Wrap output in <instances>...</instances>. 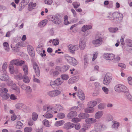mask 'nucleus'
Masks as SVG:
<instances>
[{
  "label": "nucleus",
  "instance_id": "nucleus-60",
  "mask_svg": "<svg viewBox=\"0 0 132 132\" xmlns=\"http://www.w3.org/2000/svg\"><path fill=\"white\" fill-rule=\"evenodd\" d=\"M75 127L76 129L77 130H79L80 128V125L79 123H77L75 125Z\"/></svg>",
  "mask_w": 132,
  "mask_h": 132
},
{
  "label": "nucleus",
  "instance_id": "nucleus-23",
  "mask_svg": "<svg viewBox=\"0 0 132 132\" xmlns=\"http://www.w3.org/2000/svg\"><path fill=\"white\" fill-rule=\"evenodd\" d=\"M92 27V26L90 25H84L82 27V31L85 32L87 30L91 29Z\"/></svg>",
  "mask_w": 132,
  "mask_h": 132
},
{
  "label": "nucleus",
  "instance_id": "nucleus-39",
  "mask_svg": "<svg viewBox=\"0 0 132 132\" xmlns=\"http://www.w3.org/2000/svg\"><path fill=\"white\" fill-rule=\"evenodd\" d=\"M3 46L5 47V50L6 51L8 52L9 51V46L8 43L6 42H4L3 44Z\"/></svg>",
  "mask_w": 132,
  "mask_h": 132
},
{
  "label": "nucleus",
  "instance_id": "nucleus-59",
  "mask_svg": "<svg viewBox=\"0 0 132 132\" xmlns=\"http://www.w3.org/2000/svg\"><path fill=\"white\" fill-rule=\"evenodd\" d=\"M23 43L22 42H20L16 44V46L18 47H22L23 46Z\"/></svg>",
  "mask_w": 132,
  "mask_h": 132
},
{
  "label": "nucleus",
  "instance_id": "nucleus-16",
  "mask_svg": "<svg viewBox=\"0 0 132 132\" xmlns=\"http://www.w3.org/2000/svg\"><path fill=\"white\" fill-rule=\"evenodd\" d=\"M59 15L58 14H56L54 15V23L57 24H60L61 22V20L59 18Z\"/></svg>",
  "mask_w": 132,
  "mask_h": 132
},
{
  "label": "nucleus",
  "instance_id": "nucleus-33",
  "mask_svg": "<svg viewBox=\"0 0 132 132\" xmlns=\"http://www.w3.org/2000/svg\"><path fill=\"white\" fill-rule=\"evenodd\" d=\"M23 124L21 121H18L16 123V128L17 129H20L22 127Z\"/></svg>",
  "mask_w": 132,
  "mask_h": 132
},
{
  "label": "nucleus",
  "instance_id": "nucleus-29",
  "mask_svg": "<svg viewBox=\"0 0 132 132\" xmlns=\"http://www.w3.org/2000/svg\"><path fill=\"white\" fill-rule=\"evenodd\" d=\"M113 124L112 125V128L115 129H117L119 126V124L118 122L115 121H112Z\"/></svg>",
  "mask_w": 132,
  "mask_h": 132
},
{
  "label": "nucleus",
  "instance_id": "nucleus-19",
  "mask_svg": "<svg viewBox=\"0 0 132 132\" xmlns=\"http://www.w3.org/2000/svg\"><path fill=\"white\" fill-rule=\"evenodd\" d=\"M36 3L30 2L28 5V10L29 11H31L33 9H34V7L36 6Z\"/></svg>",
  "mask_w": 132,
  "mask_h": 132
},
{
  "label": "nucleus",
  "instance_id": "nucleus-64",
  "mask_svg": "<svg viewBox=\"0 0 132 132\" xmlns=\"http://www.w3.org/2000/svg\"><path fill=\"white\" fill-rule=\"evenodd\" d=\"M80 121V119L77 118H75L72 119V121L74 122H77Z\"/></svg>",
  "mask_w": 132,
  "mask_h": 132
},
{
  "label": "nucleus",
  "instance_id": "nucleus-54",
  "mask_svg": "<svg viewBox=\"0 0 132 132\" xmlns=\"http://www.w3.org/2000/svg\"><path fill=\"white\" fill-rule=\"evenodd\" d=\"M57 116L59 118L62 119L65 117V115L63 113H60L58 114Z\"/></svg>",
  "mask_w": 132,
  "mask_h": 132
},
{
  "label": "nucleus",
  "instance_id": "nucleus-63",
  "mask_svg": "<svg viewBox=\"0 0 132 132\" xmlns=\"http://www.w3.org/2000/svg\"><path fill=\"white\" fill-rule=\"evenodd\" d=\"M52 2V0H44V2L45 4L48 5L51 4Z\"/></svg>",
  "mask_w": 132,
  "mask_h": 132
},
{
  "label": "nucleus",
  "instance_id": "nucleus-22",
  "mask_svg": "<svg viewBox=\"0 0 132 132\" xmlns=\"http://www.w3.org/2000/svg\"><path fill=\"white\" fill-rule=\"evenodd\" d=\"M94 111V108H93L88 106L84 110V112L85 113H92Z\"/></svg>",
  "mask_w": 132,
  "mask_h": 132
},
{
  "label": "nucleus",
  "instance_id": "nucleus-42",
  "mask_svg": "<svg viewBox=\"0 0 132 132\" xmlns=\"http://www.w3.org/2000/svg\"><path fill=\"white\" fill-rule=\"evenodd\" d=\"M72 5L75 8L77 9L80 6V4L79 3H78L77 2H75L73 3Z\"/></svg>",
  "mask_w": 132,
  "mask_h": 132
},
{
  "label": "nucleus",
  "instance_id": "nucleus-55",
  "mask_svg": "<svg viewBox=\"0 0 132 132\" xmlns=\"http://www.w3.org/2000/svg\"><path fill=\"white\" fill-rule=\"evenodd\" d=\"M69 68V66L68 65H66L63 66V71L65 72L68 70Z\"/></svg>",
  "mask_w": 132,
  "mask_h": 132
},
{
  "label": "nucleus",
  "instance_id": "nucleus-31",
  "mask_svg": "<svg viewBox=\"0 0 132 132\" xmlns=\"http://www.w3.org/2000/svg\"><path fill=\"white\" fill-rule=\"evenodd\" d=\"M22 69L24 73V75H28V72L27 66L25 64H24L22 67Z\"/></svg>",
  "mask_w": 132,
  "mask_h": 132
},
{
  "label": "nucleus",
  "instance_id": "nucleus-57",
  "mask_svg": "<svg viewBox=\"0 0 132 132\" xmlns=\"http://www.w3.org/2000/svg\"><path fill=\"white\" fill-rule=\"evenodd\" d=\"M28 52V53L29 55L32 57H33L35 56V53L34 51V49L32 50L31 51H29Z\"/></svg>",
  "mask_w": 132,
  "mask_h": 132
},
{
  "label": "nucleus",
  "instance_id": "nucleus-41",
  "mask_svg": "<svg viewBox=\"0 0 132 132\" xmlns=\"http://www.w3.org/2000/svg\"><path fill=\"white\" fill-rule=\"evenodd\" d=\"M43 123L46 126L48 127L50 126V124H49L48 121L46 119L44 120L43 121Z\"/></svg>",
  "mask_w": 132,
  "mask_h": 132
},
{
  "label": "nucleus",
  "instance_id": "nucleus-11",
  "mask_svg": "<svg viewBox=\"0 0 132 132\" xmlns=\"http://www.w3.org/2000/svg\"><path fill=\"white\" fill-rule=\"evenodd\" d=\"M77 95L79 97V99L83 101L85 99V97L83 93V92L81 89H79L78 90Z\"/></svg>",
  "mask_w": 132,
  "mask_h": 132
},
{
  "label": "nucleus",
  "instance_id": "nucleus-46",
  "mask_svg": "<svg viewBox=\"0 0 132 132\" xmlns=\"http://www.w3.org/2000/svg\"><path fill=\"white\" fill-rule=\"evenodd\" d=\"M125 93L126 95V97H127L128 99L130 101H131L132 100V97L129 94L128 91Z\"/></svg>",
  "mask_w": 132,
  "mask_h": 132
},
{
  "label": "nucleus",
  "instance_id": "nucleus-8",
  "mask_svg": "<svg viewBox=\"0 0 132 132\" xmlns=\"http://www.w3.org/2000/svg\"><path fill=\"white\" fill-rule=\"evenodd\" d=\"M60 93L61 92L59 90H56L48 92V94L50 96L54 97L59 95Z\"/></svg>",
  "mask_w": 132,
  "mask_h": 132
},
{
  "label": "nucleus",
  "instance_id": "nucleus-53",
  "mask_svg": "<svg viewBox=\"0 0 132 132\" xmlns=\"http://www.w3.org/2000/svg\"><path fill=\"white\" fill-rule=\"evenodd\" d=\"M65 58L66 60L68 62L70 63L73 58L69 56H66Z\"/></svg>",
  "mask_w": 132,
  "mask_h": 132
},
{
  "label": "nucleus",
  "instance_id": "nucleus-2",
  "mask_svg": "<svg viewBox=\"0 0 132 132\" xmlns=\"http://www.w3.org/2000/svg\"><path fill=\"white\" fill-rule=\"evenodd\" d=\"M104 38L101 34H98L95 36V39L93 42L95 47H97L100 45L103 42Z\"/></svg>",
  "mask_w": 132,
  "mask_h": 132
},
{
  "label": "nucleus",
  "instance_id": "nucleus-50",
  "mask_svg": "<svg viewBox=\"0 0 132 132\" xmlns=\"http://www.w3.org/2000/svg\"><path fill=\"white\" fill-rule=\"evenodd\" d=\"M126 41L128 46L130 47H132V40L129 39H127Z\"/></svg>",
  "mask_w": 132,
  "mask_h": 132
},
{
  "label": "nucleus",
  "instance_id": "nucleus-43",
  "mask_svg": "<svg viewBox=\"0 0 132 132\" xmlns=\"http://www.w3.org/2000/svg\"><path fill=\"white\" fill-rule=\"evenodd\" d=\"M61 79L63 80H67L69 78V77L67 75L64 74L61 75Z\"/></svg>",
  "mask_w": 132,
  "mask_h": 132
},
{
  "label": "nucleus",
  "instance_id": "nucleus-48",
  "mask_svg": "<svg viewBox=\"0 0 132 132\" xmlns=\"http://www.w3.org/2000/svg\"><path fill=\"white\" fill-rule=\"evenodd\" d=\"M54 16L52 15H49L47 16V18L51 21H53Z\"/></svg>",
  "mask_w": 132,
  "mask_h": 132
},
{
  "label": "nucleus",
  "instance_id": "nucleus-10",
  "mask_svg": "<svg viewBox=\"0 0 132 132\" xmlns=\"http://www.w3.org/2000/svg\"><path fill=\"white\" fill-rule=\"evenodd\" d=\"M68 47L70 50V52L73 54L75 53L74 51L77 50L78 49V46L76 45L74 46L70 44L68 46Z\"/></svg>",
  "mask_w": 132,
  "mask_h": 132
},
{
  "label": "nucleus",
  "instance_id": "nucleus-25",
  "mask_svg": "<svg viewBox=\"0 0 132 132\" xmlns=\"http://www.w3.org/2000/svg\"><path fill=\"white\" fill-rule=\"evenodd\" d=\"M9 78V76L5 74H2L0 77V79L2 81L7 80Z\"/></svg>",
  "mask_w": 132,
  "mask_h": 132
},
{
  "label": "nucleus",
  "instance_id": "nucleus-37",
  "mask_svg": "<svg viewBox=\"0 0 132 132\" xmlns=\"http://www.w3.org/2000/svg\"><path fill=\"white\" fill-rule=\"evenodd\" d=\"M70 64L73 66H75L77 64L78 62L75 58H73L71 61L70 62Z\"/></svg>",
  "mask_w": 132,
  "mask_h": 132
},
{
  "label": "nucleus",
  "instance_id": "nucleus-12",
  "mask_svg": "<svg viewBox=\"0 0 132 132\" xmlns=\"http://www.w3.org/2000/svg\"><path fill=\"white\" fill-rule=\"evenodd\" d=\"M77 115V113L75 111L70 112L68 114V118L70 119H73L75 118Z\"/></svg>",
  "mask_w": 132,
  "mask_h": 132
},
{
  "label": "nucleus",
  "instance_id": "nucleus-13",
  "mask_svg": "<svg viewBox=\"0 0 132 132\" xmlns=\"http://www.w3.org/2000/svg\"><path fill=\"white\" fill-rule=\"evenodd\" d=\"M75 126V124L71 123L68 122L65 123L64 125V128L67 130L69 129L73 128Z\"/></svg>",
  "mask_w": 132,
  "mask_h": 132
},
{
  "label": "nucleus",
  "instance_id": "nucleus-24",
  "mask_svg": "<svg viewBox=\"0 0 132 132\" xmlns=\"http://www.w3.org/2000/svg\"><path fill=\"white\" fill-rule=\"evenodd\" d=\"M2 97V100H6L8 99L10 97V95L8 93H7L0 95Z\"/></svg>",
  "mask_w": 132,
  "mask_h": 132
},
{
  "label": "nucleus",
  "instance_id": "nucleus-36",
  "mask_svg": "<svg viewBox=\"0 0 132 132\" xmlns=\"http://www.w3.org/2000/svg\"><path fill=\"white\" fill-rule=\"evenodd\" d=\"M18 62H19V60L18 59H16L12 60L10 61V63L13 65H16L18 66Z\"/></svg>",
  "mask_w": 132,
  "mask_h": 132
},
{
  "label": "nucleus",
  "instance_id": "nucleus-44",
  "mask_svg": "<svg viewBox=\"0 0 132 132\" xmlns=\"http://www.w3.org/2000/svg\"><path fill=\"white\" fill-rule=\"evenodd\" d=\"M110 31L112 33H115L118 30V28H110L109 29Z\"/></svg>",
  "mask_w": 132,
  "mask_h": 132
},
{
  "label": "nucleus",
  "instance_id": "nucleus-18",
  "mask_svg": "<svg viewBox=\"0 0 132 132\" xmlns=\"http://www.w3.org/2000/svg\"><path fill=\"white\" fill-rule=\"evenodd\" d=\"M15 106L16 108L18 109H20L22 108L26 109L27 108V107L22 103H19L16 104L15 105Z\"/></svg>",
  "mask_w": 132,
  "mask_h": 132
},
{
  "label": "nucleus",
  "instance_id": "nucleus-6",
  "mask_svg": "<svg viewBox=\"0 0 132 132\" xmlns=\"http://www.w3.org/2000/svg\"><path fill=\"white\" fill-rule=\"evenodd\" d=\"M33 67L36 76H39L40 75V70L36 62H34L33 63Z\"/></svg>",
  "mask_w": 132,
  "mask_h": 132
},
{
  "label": "nucleus",
  "instance_id": "nucleus-47",
  "mask_svg": "<svg viewBox=\"0 0 132 132\" xmlns=\"http://www.w3.org/2000/svg\"><path fill=\"white\" fill-rule=\"evenodd\" d=\"M105 105L104 103H101L99 104L98 106V108L100 110H102L104 108Z\"/></svg>",
  "mask_w": 132,
  "mask_h": 132
},
{
  "label": "nucleus",
  "instance_id": "nucleus-61",
  "mask_svg": "<svg viewBox=\"0 0 132 132\" xmlns=\"http://www.w3.org/2000/svg\"><path fill=\"white\" fill-rule=\"evenodd\" d=\"M102 89L106 94H108L109 91L108 89L105 87H103L102 88Z\"/></svg>",
  "mask_w": 132,
  "mask_h": 132
},
{
  "label": "nucleus",
  "instance_id": "nucleus-3",
  "mask_svg": "<svg viewBox=\"0 0 132 132\" xmlns=\"http://www.w3.org/2000/svg\"><path fill=\"white\" fill-rule=\"evenodd\" d=\"M114 89L116 91L119 93L124 92L126 93L128 91V90L126 87L121 84H118L115 86Z\"/></svg>",
  "mask_w": 132,
  "mask_h": 132
},
{
  "label": "nucleus",
  "instance_id": "nucleus-27",
  "mask_svg": "<svg viewBox=\"0 0 132 132\" xmlns=\"http://www.w3.org/2000/svg\"><path fill=\"white\" fill-rule=\"evenodd\" d=\"M22 79L23 82L25 83H28L30 82V79L27 75H23Z\"/></svg>",
  "mask_w": 132,
  "mask_h": 132
},
{
  "label": "nucleus",
  "instance_id": "nucleus-7",
  "mask_svg": "<svg viewBox=\"0 0 132 132\" xmlns=\"http://www.w3.org/2000/svg\"><path fill=\"white\" fill-rule=\"evenodd\" d=\"M112 79V77L109 76L106 74L105 75L103 81V83L106 85H108L110 83Z\"/></svg>",
  "mask_w": 132,
  "mask_h": 132
},
{
  "label": "nucleus",
  "instance_id": "nucleus-5",
  "mask_svg": "<svg viewBox=\"0 0 132 132\" xmlns=\"http://www.w3.org/2000/svg\"><path fill=\"white\" fill-rule=\"evenodd\" d=\"M95 129L98 131H103L106 128L105 125L100 123H96L95 124Z\"/></svg>",
  "mask_w": 132,
  "mask_h": 132
},
{
  "label": "nucleus",
  "instance_id": "nucleus-45",
  "mask_svg": "<svg viewBox=\"0 0 132 132\" xmlns=\"http://www.w3.org/2000/svg\"><path fill=\"white\" fill-rule=\"evenodd\" d=\"M106 120L109 121H111L113 120L112 116L110 114H108L106 116Z\"/></svg>",
  "mask_w": 132,
  "mask_h": 132
},
{
  "label": "nucleus",
  "instance_id": "nucleus-34",
  "mask_svg": "<svg viewBox=\"0 0 132 132\" xmlns=\"http://www.w3.org/2000/svg\"><path fill=\"white\" fill-rule=\"evenodd\" d=\"M26 4L24 3L22 1V2L20 3L19 4V11H21L23 9L26 5Z\"/></svg>",
  "mask_w": 132,
  "mask_h": 132
},
{
  "label": "nucleus",
  "instance_id": "nucleus-14",
  "mask_svg": "<svg viewBox=\"0 0 132 132\" xmlns=\"http://www.w3.org/2000/svg\"><path fill=\"white\" fill-rule=\"evenodd\" d=\"M63 82L61 78H57L55 81H52L51 84L52 83L54 85L58 86L61 85Z\"/></svg>",
  "mask_w": 132,
  "mask_h": 132
},
{
  "label": "nucleus",
  "instance_id": "nucleus-21",
  "mask_svg": "<svg viewBox=\"0 0 132 132\" xmlns=\"http://www.w3.org/2000/svg\"><path fill=\"white\" fill-rule=\"evenodd\" d=\"M78 116L80 118L84 119L89 117V114L87 113H82L80 114Z\"/></svg>",
  "mask_w": 132,
  "mask_h": 132
},
{
  "label": "nucleus",
  "instance_id": "nucleus-26",
  "mask_svg": "<svg viewBox=\"0 0 132 132\" xmlns=\"http://www.w3.org/2000/svg\"><path fill=\"white\" fill-rule=\"evenodd\" d=\"M97 104V102L96 101H92L89 102L88 104V106L93 108Z\"/></svg>",
  "mask_w": 132,
  "mask_h": 132
},
{
  "label": "nucleus",
  "instance_id": "nucleus-49",
  "mask_svg": "<svg viewBox=\"0 0 132 132\" xmlns=\"http://www.w3.org/2000/svg\"><path fill=\"white\" fill-rule=\"evenodd\" d=\"M32 130V128L30 127H27L24 129V132H31Z\"/></svg>",
  "mask_w": 132,
  "mask_h": 132
},
{
  "label": "nucleus",
  "instance_id": "nucleus-15",
  "mask_svg": "<svg viewBox=\"0 0 132 132\" xmlns=\"http://www.w3.org/2000/svg\"><path fill=\"white\" fill-rule=\"evenodd\" d=\"M85 121L88 124L94 123L96 122V120L95 118H89L86 119Z\"/></svg>",
  "mask_w": 132,
  "mask_h": 132
},
{
  "label": "nucleus",
  "instance_id": "nucleus-28",
  "mask_svg": "<svg viewBox=\"0 0 132 132\" xmlns=\"http://www.w3.org/2000/svg\"><path fill=\"white\" fill-rule=\"evenodd\" d=\"M47 20L45 19L40 22L38 24V26L40 27H43L45 26L47 23Z\"/></svg>",
  "mask_w": 132,
  "mask_h": 132
},
{
  "label": "nucleus",
  "instance_id": "nucleus-1",
  "mask_svg": "<svg viewBox=\"0 0 132 132\" xmlns=\"http://www.w3.org/2000/svg\"><path fill=\"white\" fill-rule=\"evenodd\" d=\"M108 17L113 22L116 23H119L122 21L123 15L118 12H115L110 15Z\"/></svg>",
  "mask_w": 132,
  "mask_h": 132
},
{
  "label": "nucleus",
  "instance_id": "nucleus-35",
  "mask_svg": "<svg viewBox=\"0 0 132 132\" xmlns=\"http://www.w3.org/2000/svg\"><path fill=\"white\" fill-rule=\"evenodd\" d=\"M64 123L63 120H60L56 121L55 123V125L56 126H59L63 125Z\"/></svg>",
  "mask_w": 132,
  "mask_h": 132
},
{
  "label": "nucleus",
  "instance_id": "nucleus-38",
  "mask_svg": "<svg viewBox=\"0 0 132 132\" xmlns=\"http://www.w3.org/2000/svg\"><path fill=\"white\" fill-rule=\"evenodd\" d=\"M9 68L10 73L13 74L14 71V67L13 66L12 64H10L9 66Z\"/></svg>",
  "mask_w": 132,
  "mask_h": 132
},
{
  "label": "nucleus",
  "instance_id": "nucleus-51",
  "mask_svg": "<svg viewBox=\"0 0 132 132\" xmlns=\"http://www.w3.org/2000/svg\"><path fill=\"white\" fill-rule=\"evenodd\" d=\"M23 76L22 73H20L19 75H16L15 76V77L18 80H21L22 79Z\"/></svg>",
  "mask_w": 132,
  "mask_h": 132
},
{
  "label": "nucleus",
  "instance_id": "nucleus-20",
  "mask_svg": "<svg viewBox=\"0 0 132 132\" xmlns=\"http://www.w3.org/2000/svg\"><path fill=\"white\" fill-rule=\"evenodd\" d=\"M103 112L102 111H99L97 112L94 116L95 119H100L102 116Z\"/></svg>",
  "mask_w": 132,
  "mask_h": 132
},
{
  "label": "nucleus",
  "instance_id": "nucleus-30",
  "mask_svg": "<svg viewBox=\"0 0 132 132\" xmlns=\"http://www.w3.org/2000/svg\"><path fill=\"white\" fill-rule=\"evenodd\" d=\"M8 91L7 88L2 87L0 88V95L6 93Z\"/></svg>",
  "mask_w": 132,
  "mask_h": 132
},
{
  "label": "nucleus",
  "instance_id": "nucleus-32",
  "mask_svg": "<svg viewBox=\"0 0 132 132\" xmlns=\"http://www.w3.org/2000/svg\"><path fill=\"white\" fill-rule=\"evenodd\" d=\"M88 56L87 55H85L84 57V65L86 67L88 63Z\"/></svg>",
  "mask_w": 132,
  "mask_h": 132
},
{
  "label": "nucleus",
  "instance_id": "nucleus-62",
  "mask_svg": "<svg viewBox=\"0 0 132 132\" xmlns=\"http://www.w3.org/2000/svg\"><path fill=\"white\" fill-rule=\"evenodd\" d=\"M53 117V115L51 113H47L45 115V117L47 118H50Z\"/></svg>",
  "mask_w": 132,
  "mask_h": 132
},
{
  "label": "nucleus",
  "instance_id": "nucleus-58",
  "mask_svg": "<svg viewBox=\"0 0 132 132\" xmlns=\"http://www.w3.org/2000/svg\"><path fill=\"white\" fill-rule=\"evenodd\" d=\"M26 90L27 92L31 93V92L32 89L29 86H27L26 87Z\"/></svg>",
  "mask_w": 132,
  "mask_h": 132
},
{
  "label": "nucleus",
  "instance_id": "nucleus-40",
  "mask_svg": "<svg viewBox=\"0 0 132 132\" xmlns=\"http://www.w3.org/2000/svg\"><path fill=\"white\" fill-rule=\"evenodd\" d=\"M32 119L34 121H36L37 119L38 115L35 112H33L32 115Z\"/></svg>",
  "mask_w": 132,
  "mask_h": 132
},
{
  "label": "nucleus",
  "instance_id": "nucleus-17",
  "mask_svg": "<svg viewBox=\"0 0 132 132\" xmlns=\"http://www.w3.org/2000/svg\"><path fill=\"white\" fill-rule=\"evenodd\" d=\"M79 46L81 50H83L86 46V42L82 39H80Z\"/></svg>",
  "mask_w": 132,
  "mask_h": 132
},
{
  "label": "nucleus",
  "instance_id": "nucleus-52",
  "mask_svg": "<svg viewBox=\"0 0 132 132\" xmlns=\"http://www.w3.org/2000/svg\"><path fill=\"white\" fill-rule=\"evenodd\" d=\"M52 43L54 45H57L59 44V40L57 39H54L52 41Z\"/></svg>",
  "mask_w": 132,
  "mask_h": 132
},
{
  "label": "nucleus",
  "instance_id": "nucleus-4",
  "mask_svg": "<svg viewBox=\"0 0 132 132\" xmlns=\"http://www.w3.org/2000/svg\"><path fill=\"white\" fill-rule=\"evenodd\" d=\"M62 107L59 104L55 105V106L49 109V107L47 105H44L43 107V110L44 111H46L47 109H49V110L47 111V113L49 111H50L51 110H56L57 111H60L62 109Z\"/></svg>",
  "mask_w": 132,
  "mask_h": 132
},
{
  "label": "nucleus",
  "instance_id": "nucleus-9",
  "mask_svg": "<svg viewBox=\"0 0 132 132\" xmlns=\"http://www.w3.org/2000/svg\"><path fill=\"white\" fill-rule=\"evenodd\" d=\"M104 57L106 59L109 60H112L114 59V55L113 54L109 53H106L104 54Z\"/></svg>",
  "mask_w": 132,
  "mask_h": 132
},
{
  "label": "nucleus",
  "instance_id": "nucleus-56",
  "mask_svg": "<svg viewBox=\"0 0 132 132\" xmlns=\"http://www.w3.org/2000/svg\"><path fill=\"white\" fill-rule=\"evenodd\" d=\"M95 85L96 87L98 90L100 89L101 88V86L100 85L99 83L97 82H96L95 83Z\"/></svg>",
  "mask_w": 132,
  "mask_h": 132
}]
</instances>
